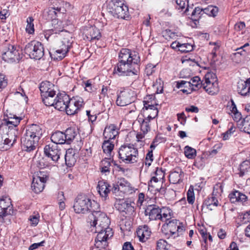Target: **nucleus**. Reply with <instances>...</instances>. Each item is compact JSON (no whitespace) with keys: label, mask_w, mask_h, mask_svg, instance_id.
I'll return each mask as SVG.
<instances>
[{"label":"nucleus","mask_w":250,"mask_h":250,"mask_svg":"<svg viewBox=\"0 0 250 250\" xmlns=\"http://www.w3.org/2000/svg\"><path fill=\"white\" fill-rule=\"evenodd\" d=\"M87 222L94 228L95 232L98 233L95 239V246L105 249L108 246L107 240L113 235L112 229L109 227V218L104 213L97 209L88 215ZM92 230L94 231V229Z\"/></svg>","instance_id":"obj_1"},{"label":"nucleus","mask_w":250,"mask_h":250,"mask_svg":"<svg viewBox=\"0 0 250 250\" xmlns=\"http://www.w3.org/2000/svg\"><path fill=\"white\" fill-rule=\"evenodd\" d=\"M140 62L137 52L122 48L119 54V62L114 68V73L119 76L137 75L140 71Z\"/></svg>","instance_id":"obj_2"},{"label":"nucleus","mask_w":250,"mask_h":250,"mask_svg":"<svg viewBox=\"0 0 250 250\" xmlns=\"http://www.w3.org/2000/svg\"><path fill=\"white\" fill-rule=\"evenodd\" d=\"M73 208L76 213H85L88 211L94 213L96 210L99 209V205L85 196L78 195L76 199Z\"/></svg>","instance_id":"obj_3"},{"label":"nucleus","mask_w":250,"mask_h":250,"mask_svg":"<svg viewBox=\"0 0 250 250\" xmlns=\"http://www.w3.org/2000/svg\"><path fill=\"white\" fill-rule=\"evenodd\" d=\"M118 153L119 158L126 164H132L138 161V151L132 145L122 146Z\"/></svg>","instance_id":"obj_4"},{"label":"nucleus","mask_w":250,"mask_h":250,"mask_svg":"<svg viewBox=\"0 0 250 250\" xmlns=\"http://www.w3.org/2000/svg\"><path fill=\"white\" fill-rule=\"evenodd\" d=\"M24 52L31 59L40 60L44 55V47L42 43L33 41L25 45Z\"/></svg>","instance_id":"obj_5"},{"label":"nucleus","mask_w":250,"mask_h":250,"mask_svg":"<svg viewBox=\"0 0 250 250\" xmlns=\"http://www.w3.org/2000/svg\"><path fill=\"white\" fill-rule=\"evenodd\" d=\"M9 124H10L9 122L8 123V124H1L0 125V132H2L4 133L3 138L10 145L11 148L16 142L20 132L17 126L8 125Z\"/></svg>","instance_id":"obj_6"},{"label":"nucleus","mask_w":250,"mask_h":250,"mask_svg":"<svg viewBox=\"0 0 250 250\" xmlns=\"http://www.w3.org/2000/svg\"><path fill=\"white\" fill-rule=\"evenodd\" d=\"M1 55L2 60L8 62L19 61L21 58L17 47L10 44L4 46Z\"/></svg>","instance_id":"obj_7"},{"label":"nucleus","mask_w":250,"mask_h":250,"mask_svg":"<svg viewBox=\"0 0 250 250\" xmlns=\"http://www.w3.org/2000/svg\"><path fill=\"white\" fill-rule=\"evenodd\" d=\"M134 205V202L124 199L117 200L114 205L115 208L125 217L133 215L135 213Z\"/></svg>","instance_id":"obj_8"},{"label":"nucleus","mask_w":250,"mask_h":250,"mask_svg":"<svg viewBox=\"0 0 250 250\" xmlns=\"http://www.w3.org/2000/svg\"><path fill=\"white\" fill-rule=\"evenodd\" d=\"M134 91L130 89H123L117 94L116 104L124 106L130 104L135 101Z\"/></svg>","instance_id":"obj_9"},{"label":"nucleus","mask_w":250,"mask_h":250,"mask_svg":"<svg viewBox=\"0 0 250 250\" xmlns=\"http://www.w3.org/2000/svg\"><path fill=\"white\" fill-rule=\"evenodd\" d=\"M48 177L43 171H40L33 177L31 188L36 193L41 192L44 188Z\"/></svg>","instance_id":"obj_10"},{"label":"nucleus","mask_w":250,"mask_h":250,"mask_svg":"<svg viewBox=\"0 0 250 250\" xmlns=\"http://www.w3.org/2000/svg\"><path fill=\"white\" fill-rule=\"evenodd\" d=\"M83 104V101L82 98L77 97L69 101L66 105L64 110L68 115H73L77 113Z\"/></svg>","instance_id":"obj_11"},{"label":"nucleus","mask_w":250,"mask_h":250,"mask_svg":"<svg viewBox=\"0 0 250 250\" xmlns=\"http://www.w3.org/2000/svg\"><path fill=\"white\" fill-rule=\"evenodd\" d=\"M235 122L237 126L241 131L250 135V116L245 118H241V114L238 111L235 107Z\"/></svg>","instance_id":"obj_12"},{"label":"nucleus","mask_w":250,"mask_h":250,"mask_svg":"<svg viewBox=\"0 0 250 250\" xmlns=\"http://www.w3.org/2000/svg\"><path fill=\"white\" fill-rule=\"evenodd\" d=\"M13 213L12 205L10 199L8 197L0 199V220L3 222L4 217Z\"/></svg>","instance_id":"obj_13"},{"label":"nucleus","mask_w":250,"mask_h":250,"mask_svg":"<svg viewBox=\"0 0 250 250\" xmlns=\"http://www.w3.org/2000/svg\"><path fill=\"white\" fill-rule=\"evenodd\" d=\"M120 191L123 193L130 194L133 191L134 189L131 186V184L124 178L120 179L116 184H114L112 188V192L117 193Z\"/></svg>","instance_id":"obj_14"},{"label":"nucleus","mask_w":250,"mask_h":250,"mask_svg":"<svg viewBox=\"0 0 250 250\" xmlns=\"http://www.w3.org/2000/svg\"><path fill=\"white\" fill-rule=\"evenodd\" d=\"M45 156L50 159L53 164L58 162L61 154V150L57 148L56 146L46 145L44 148Z\"/></svg>","instance_id":"obj_15"},{"label":"nucleus","mask_w":250,"mask_h":250,"mask_svg":"<svg viewBox=\"0 0 250 250\" xmlns=\"http://www.w3.org/2000/svg\"><path fill=\"white\" fill-rule=\"evenodd\" d=\"M146 216H148L149 220H156L162 218V209L155 205L148 206L145 210Z\"/></svg>","instance_id":"obj_16"},{"label":"nucleus","mask_w":250,"mask_h":250,"mask_svg":"<svg viewBox=\"0 0 250 250\" xmlns=\"http://www.w3.org/2000/svg\"><path fill=\"white\" fill-rule=\"evenodd\" d=\"M28 138L29 137L24 135L21 138V142L23 149L28 152L37 151L39 141L34 139L31 141Z\"/></svg>","instance_id":"obj_17"},{"label":"nucleus","mask_w":250,"mask_h":250,"mask_svg":"<svg viewBox=\"0 0 250 250\" xmlns=\"http://www.w3.org/2000/svg\"><path fill=\"white\" fill-rule=\"evenodd\" d=\"M69 99V97L66 94L59 93L56 96V101L53 106L60 111H64Z\"/></svg>","instance_id":"obj_18"},{"label":"nucleus","mask_w":250,"mask_h":250,"mask_svg":"<svg viewBox=\"0 0 250 250\" xmlns=\"http://www.w3.org/2000/svg\"><path fill=\"white\" fill-rule=\"evenodd\" d=\"M179 224L180 223L176 219H173L166 223V226L170 234V236L168 238L170 237L175 238L179 236V232H181L183 231V227H181Z\"/></svg>","instance_id":"obj_19"},{"label":"nucleus","mask_w":250,"mask_h":250,"mask_svg":"<svg viewBox=\"0 0 250 250\" xmlns=\"http://www.w3.org/2000/svg\"><path fill=\"white\" fill-rule=\"evenodd\" d=\"M69 38H64L62 41V46H60L61 48L56 50L54 52V55L55 57L54 59L62 60L65 56V54L68 51V49L70 46V42L69 41Z\"/></svg>","instance_id":"obj_20"},{"label":"nucleus","mask_w":250,"mask_h":250,"mask_svg":"<svg viewBox=\"0 0 250 250\" xmlns=\"http://www.w3.org/2000/svg\"><path fill=\"white\" fill-rule=\"evenodd\" d=\"M42 134V130L41 127L37 125L33 124L27 127L24 135L28 137L32 136L34 140L39 141Z\"/></svg>","instance_id":"obj_21"},{"label":"nucleus","mask_w":250,"mask_h":250,"mask_svg":"<svg viewBox=\"0 0 250 250\" xmlns=\"http://www.w3.org/2000/svg\"><path fill=\"white\" fill-rule=\"evenodd\" d=\"M83 34L87 39L91 41L94 40H99L101 37L99 29L95 26L86 27L83 30Z\"/></svg>","instance_id":"obj_22"},{"label":"nucleus","mask_w":250,"mask_h":250,"mask_svg":"<svg viewBox=\"0 0 250 250\" xmlns=\"http://www.w3.org/2000/svg\"><path fill=\"white\" fill-rule=\"evenodd\" d=\"M118 134V127L114 124H110L105 127L103 135L105 139L112 140H114Z\"/></svg>","instance_id":"obj_23"},{"label":"nucleus","mask_w":250,"mask_h":250,"mask_svg":"<svg viewBox=\"0 0 250 250\" xmlns=\"http://www.w3.org/2000/svg\"><path fill=\"white\" fill-rule=\"evenodd\" d=\"M237 91L241 95L245 96L250 92V78L246 81L240 80L237 82Z\"/></svg>","instance_id":"obj_24"},{"label":"nucleus","mask_w":250,"mask_h":250,"mask_svg":"<svg viewBox=\"0 0 250 250\" xmlns=\"http://www.w3.org/2000/svg\"><path fill=\"white\" fill-rule=\"evenodd\" d=\"M203 87L210 95L216 94L219 91L218 83L212 81H205L203 84Z\"/></svg>","instance_id":"obj_25"},{"label":"nucleus","mask_w":250,"mask_h":250,"mask_svg":"<svg viewBox=\"0 0 250 250\" xmlns=\"http://www.w3.org/2000/svg\"><path fill=\"white\" fill-rule=\"evenodd\" d=\"M54 85L49 82H42L40 86V90L41 96H44L46 93L47 94H55L56 91L54 89Z\"/></svg>","instance_id":"obj_26"},{"label":"nucleus","mask_w":250,"mask_h":250,"mask_svg":"<svg viewBox=\"0 0 250 250\" xmlns=\"http://www.w3.org/2000/svg\"><path fill=\"white\" fill-rule=\"evenodd\" d=\"M98 187L99 194L104 200H106L108 194L110 191L109 189L110 186L107 182L101 181L99 182Z\"/></svg>","instance_id":"obj_27"},{"label":"nucleus","mask_w":250,"mask_h":250,"mask_svg":"<svg viewBox=\"0 0 250 250\" xmlns=\"http://www.w3.org/2000/svg\"><path fill=\"white\" fill-rule=\"evenodd\" d=\"M138 237L140 241L145 242L150 235L151 231L149 230L148 226L144 225L141 228H139L137 230Z\"/></svg>","instance_id":"obj_28"},{"label":"nucleus","mask_w":250,"mask_h":250,"mask_svg":"<svg viewBox=\"0 0 250 250\" xmlns=\"http://www.w3.org/2000/svg\"><path fill=\"white\" fill-rule=\"evenodd\" d=\"M51 140L56 145L66 144L64 133L60 131L53 133L51 136Z\"/></svg>","instance_id":"obj_29"},{"label":"nucleus","mask_w":250,"mask_h":250,"mask_svg":"<svg viewBox=\"0 0 250 250\" xmlns=\"http://www.w3.org/2000/svg\"><path fill=\"white\" fill-rule=\"evenodd\" d=\"M112 14L117 18L125 19L126 17H128V7L123 4V5H121L117 8Z\"/></svg>","instance_id":"obj_30"},{"label":"nucleus","mask_w":250,"mask_h":250,"mask_svg":"<svg viewBox=\"0 0 250 250\" xmlns=\"http://www.w3.org/2000/svg\"><path fill=\"white\" fill-rule=\"evenodd\" d=\"M64 133L66 139V144H70L78 134L77 130L73 127L68 128Z\"/></svg>","instance_id":"obj_31"},{"label":"nucleus","mask_w":250,"mask_h":250,"mask_svg":"<svg viewBox=\"0 0 250 250\" xmlns=\"http://www.w3.org/2000/svg\"><path fill=\"white\" fill-rule=\"evenodd\" d=\"M64 158L65 164L67 166L70 167L74 165L76 160L75 157V152L72 148L68 149L66 151Z\"/></svg>","instance_id":"obj_32"},{"label":"nucleus","mask_w":250,"mask_h":250,"mask_svg":"<svg viewBox=\"0 0 250 250\" xmlns=\"http://www.w3.org/2000/svg\"><path fill=\"white\" fill-rule=\"evenodd\" d=\"M21 120V117L17 116L16 115L10 113L9 115H7V119L3 120L1 124H8V123L9 122L10 124L9 125L17 126Z\"/></svg>","instance_id":"obj_33"},{"label":"nucleus","mask_w":250,"mask_h":250,"mask_svg":"<svg viewBox=\"0 0 250 250\" xmlns=\"http://www.w3.org/2000/svg\"><path fill=\"white\" fill-rule=\"evenodd\" d=\"M182 173L180 169L171 171L169 175V180L170 182L173 184L179 183L181 180V174Z\"/></svg>","instance_id":"obj_34"},{"label":"nucleus","mask_w":250,"mask_h":250,"mask_svg":"<svg viewBox=\"0 0 250 250\" xmlns=\"http://www.w3.org/2000/svg\"><path fill=\"white\" fill-rule=\"evenodd\" d=\"M216 196L212 195L211 197L208 198L206 199L202 207H206L209 210H212L213 209V207H217L218 206V201L216 197Z\"/></svg>","instance_id":"obj_35"},{"label":"nucleus","mask_w":250,"mask_h":250,"mask_svg":"<svg viewBox=\"0 0 250 250\" xmlns=\"http://www.w3.org/2000/svg\"><path fill=\"white\" fill-rule=\"evenodd\" d=\"M114 147V144L112 140L106 139L102 145V148L104 153H107L111 156V152Z\"/></svg>","instance_id":"obj_36"},{"label":"nucleus","mask_w":250,"mask_h":250,"mask_svg":"<svg viewBox=\"0 0 250 250\" xmlns=\"http://www.w3.org/2000/svg\"><path fill=\"white\" fill-rule=\"evenodd\" d=\"M150 120L147 118H139L138 122L140 123L141 130L144 134H146L150 130Z\"/></svg>","instance_id":"obj_37"},{"label":"nucleus","mask_w":250,"mask_h":250,"mask_svg":"<svg viewBox=\"0 0 250 250\" xmlns=\"http://www.w3.org/2000/svg\"><path fill=\"white\" fill-rule=\"evenodd\" d=\"M45 94L44 96H41L44 104L46 106H53L56 101V94L47 95L45 93Z\"/></svg>","instance_id":"obj_38"},{"label":"nucleus","mask_w":250,"mask_h":250,"mask_svg":"<svg viewBox=\"0 0 250 250\" xmlns=\"http://www.w3.org/2000/svg\"><path fill=\"white\" fill-rule=\"evenodd\" d=\"M124 3L120 0H112L107 5V10L108 12L112 14L117 8L121 5H123Z\"/></svg>","instance_id":"obj_39"},{"label":"nucleus","mask_w":250,"mask_h":250,"mask_svg":"<svg viewBox=\"0 0 250 250\" xmlns=\"http://www.w3.org/2000/svg\"><path fill=\"white\" fill-rule=\"evenodd\" d=\"M204 8L197 7L194 8L191 14V17L194 21L199 20L205 14Z\"/></svg>","instance_id":"obj_40"},{"label":"nucleus","mask_w":250,"mask_h":250,"mask_svg":"<svg viewBox=\"0 0 250 250\" xmlns=\"http://www.w3.org/2000/svg\"><path fill=\"white\" fill-rule=\"evenodd\" d=\"M204 10L206 15L213 17L216 16L219 11V8L217 6L212 5L208 6V7L204 8Z\"/></svg>","instance_id":"obj_41"},{"label":"nucleus","mask_w":250,"mask_h":250,"mask_svg":"<svg viewBox=\"0 0 250 250\" xmlns=\"http://www.w3.org/2000/svg\"><path fill=\"white\" fill-rule=\"evenodd\" d=\"M37 164H38V166L41 168H43L46 167H49L51 165H54L52 163V161L50 160L48 157L46 156L39 158V159L37 161Z\"/></svg>","instance_id":"obj_42"},{"label":"nucleus","mask_w":250,"mask_h":250,"mask_svg":"<svg viewBox=\"0 0 250 250\" xmlns=\"http://www.w3.org/2000/svg\"><path fill=\"white\" fill-rule=\"evenodd\" d=\"M185 156L189 159H193L196 154V150L191 147L187 146L184 148Z\"/></svg>","instance_id":"obj_43"},{"label":"nucleus","mask_w":250,"mask_h":250,"mask_svg":"<svg viewBox=\"0 0 250 250\" xmlns=\"http://www.w3.org/2000/svg\"><path fill=\"white\" fill-rule=\"evenodd\" d=\"M34 19L32 17H29L27 20V25L25 28L26 32L30 34H32L34 33V25L33 24Z\"/></svg>","instance_id":"obj_44"},{"label":"nucleus","mask_w":250,"mask_h":250,"mask_svg":"<svg viewBox=\"0 0 250 250\" xmlns=\"http://www.w3.org/2000/svg\"><path fill=\"white\" fill-rule=\"evenodd\" d=\"M189 83H191V91L196 90V88H199L201 84L200 78L198 76H195L190 79Z\"/></svg>","instance_id":"obj_45"},{"label":"nucleus","mask_w":250,"mask_h":250,"mask_svg":"<svg viewBox=\"0 0 250 250\" xmlns=\"http://www.w3.org/2000/svg\"><path fill=\"white\" fill-rule=\"evenodd\" d=\"M176 47L179 48V50L183 52H188L193 49L192 45L190 43H183L181 44L178 42Z\"/></svg>","instance_id":"obj_46"},{"label":"nucleus","mask_w":250,"mask_h":250,"mask_svg":"<svg viewBox=\"0 0 250 250\" xmlns=\"http://www.w3.org/2000/svg\"><path fill=\"white\" fill-rule=\"evenodd\" d=\"M250 169V163L249 161H244L240 165L239 167V175L240 176H242L245 173Z\"/></svg>","instance_id":"obj_47"},{"label":"nucleus","mask_w":250,"mask_h":250,"mask_svg":"<svg viewBox=\"0 0 250 250\" xmlns=\"http://www.w3.org/2000/svg\"><path fill=\"white\" fill-rule=\"evenodd\" d=\"M63 29L62 28H58V27L54 26L53 28L47 30L44 33V37L47 40V41L49 40V37L53 35V34H57L59 33L60 32H62Z\"/></svg>","instance_id":"obj_48"},{"label":"nucleus","mask_w":250,"mask_h":250,"mask_svg":"<svg viewBox=\"0 0 250 250\" xmlns=\"http://www.w3.org/2000/svg\"><path fill=\"white\" fill-rule=\"evenodd\" d=\"M177 4L176 8L183 10L185 9V12L188 10V0H176Z\"/></svg>","instance_id":"obj_49"},{"label":"nucleus","mask_w":250,"mask_h":250,"mask_svg":"<svg viewBox=\"0 0 250 250\" xmlns=\"http://www.w3.org/2000/svg\"><path fill=\"white\" fill-rule=\"evenodd\" d=\"M167 243L166 241L160 239L157 243V250H168Z\"/></svg>","instance_id":"obj_50"},{"label":"nucleus","mask_w":250,"mask_h":250,"mask_svg":"<svg viewBox=\"0 0 250 250\" xmlns=\"http://www.w3.org/2000/svg\"><path fill=\"white\" fill-rule=\"evenodd\" d=\"M10 145L3 137H0V150L5 151L10 149Z\"/></svg>","instance_id":"obj_51"},{"label":"nucleus","mask_w":250,"mask_h":250,"mask_svg":"<svg viewBox=\"0 0 250 250\" xmlns=\"http://www.w3.org/2000/svg\"><path fill=\"white\" fill-rule=\"evenodd\" d=\"M223 185L221 183L217 184L213 188L212 192L213 195L217 196L218 195H221L223 192Z\"/></svg>","instance_id":"obj_52"},{"label":"nucleus","mask_w":250,"mask_h":250,"mask_svg":"<svg viewBox=\"0 0 250 250\" xmlns=\"http://www.w3.org/2000/svg\"><path fill=\"white\" fill-rule=\"evenodd\" d=\"M235 200L237 202L244 203L247 200V197L246 195L238 192L235 190Z\"/></svg>","instance_id":"obj_53"},{"label":"nucleus","mask_w":250,"mask_h":250,"mask_svg":"<svg viewBox=\"0 0 250 250\" xmlns=\"http://www.w3.org/2000/svg\"><path fill=\"white\" fill-rule=\"evenodd\" d=\"M190 83H189V81H180L177 82L176 83V87L178 88H189L191 89V86H190Z\"/></svg>","instance_id":"obj_54"},{"label":"nucleus","mask_w":250,"mask_h":250,"mask_svg":"<svg viewBox=\"0 0 250 250\" xmlns=\"http://www.w3.org/2000/svg\"><path fill=\"white\" fill-rule=\"evenodd\" d=\"M248 46H249V44L248 43H246L243 46L235 48V51H237V52H235V57L238 55L245 56L246 54V50L244 49V48L248 47Z\"/></svg>","instance_id":"obj_55"},{"label":"nucleus","mask_w":250,"mask_h":250,"mask_svg":"<svg viewBox=\"0 0 250 250\" xmlns=\"http://www.w3.org/2000/svg\"><path fill=\"white\" fill-rule=\"evenodd\" d=\"M148 111L149 114L146 118L150 119V120L154 119L157 116L158 114V110L156 106H155L154 108H152L151 110H148Z\"/></svg>","instance_id":"obj_56"},{"label":"nucleus","mask_w":250,"mask_h":250,"mask_svg":"<svg viewBox=\"0 0 250 250\" xmlns=\"http://www.w3.org/2000/svg\"><path fill=\"white\" fill-rule=\"evenodd\" d=\"M238 219H239L242 223H246L250 220V213L249 212L242 213L239 215Z\"/></svg>","instance_id":"obj_57"},{"label":"nucleus","mask_w":250,"mask_h":250,"mask_svg":"<svg viewBox=\"0 0 250 250\" xmlns=\"http://www.w3.org/2000/svg\"><path fill=\"white\" fill-rule=\"evenodd\" d=\"M205 81H212L217 82V77L215 74L211 72L207 73L205 77Z\"/></svg>","instance_id":"obj_58"},{"label":"nucleus","mask_w":250,"mask_h":250,"mask_svg":"<svg viewBox=\"0 0 250 250\" xmlns=\"http://www.w3.org/2000/svg\"><path fill=\"white\" fill-rule=\"evenodd\" d=\"M7 84V80L5 79L4 75L0 73V91L5 88Z\"/></svg>","instance_id":"obj_59"},{"label":"nucleus","mask_w":250,"mask_h":250,"mask_svg":"<svg viewBox=\"0 0 250 250\" xmlns=\"http://www.w3.org/2000/svg\"><path fill=\"white\" fill-rule=\"evenodd\" d=\"M86 115L88 116V120L91 123H93L97 119L96 114L90 110H86Z\"/></svg>","instance_id":"obj_60"},{"label":"nucleus","mask_w":250,"mask_h":250,"mask_svg":"<svg viewBox=\"0 0 250 250\" xmlns=\"http://www.w3.org/2000/svg\"><path fill=\"white\" fill-rule=\"evenodd\" d=\"M153 160V152L152 150H149L146 157V165L150 166Z\"/></svg>","instance_id":"obj_61"},{"label":"nucleus","mask_w":250,"mask_h":250,"mask_svg":"<svg viewBox=\"0 0 250 250\" xmlns=\"http://www.w3.org/2000/svg\"><path fill=\"white\" fill-rule=\"evenodd\" d=\"M195 199L194 194L193 191L188 190L187 193V201L189 204H192Z\"/></svg>","instance_id":"obj_62"},{"label":"nucleus","mask_w":250,"mask_h":250,"mask_svg":"<svg viewBox=\"0 0 250 250\" xmlns=\"http://www.w3.org/2000/svg\"><path fill=\"white\" fill-rule=\"evenodd\" d=\"M233 125H232V126L230 127V128L229 129H228L226 132H225V133L222 134V135L223 136V140H227L229 138L231 135L234 131V130H233Z\"/></svg>","instance_id":"obj_63"},{"label":"nucleus","mask_w":250,"mask_h":250,"mask_svg":"<svg viewBox=\"0 0 250 250\" xmlns=\"http://www.w3.org/2000/svg\"><path fill=\"white\" fill-rule=\"evenodd\" d=\"M84 84L86 91L89 92H92L94 91V89L92 86V82L91 80H88L86 82H84Z\"/></svg>","instance_id":"obj_64"}]
</instances>
